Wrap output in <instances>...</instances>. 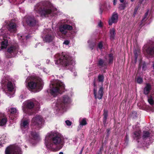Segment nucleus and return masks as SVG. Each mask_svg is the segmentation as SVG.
<instances>
[{
  "label": "nucleus",
  "instance_id": "nucleus-1",
  "mask_svg": "<svg viewBox=\"0 0 154 154\" xmlns=\"http://www.w3.org/2000/svg\"><path fill=\"white\" fill-rule=\"evenodd\" d=\"M65 142L61 134L55 131H52L46 135L45 144L48 150L55 151L61 149Z\"/></svg>",
  "mask_w": 154,
  "mask_h": 154
},
{
  "label": "nucleus",
  "instance_id": "nucleus-2",
  "mask_svg": "<svg viewBox=\"0 0 154 154\" xmlns=\"http://www.w3.org/2000/svg\"><path fill=\"white\" fill-rule=\"evenodd\" d=\"M34 11L42 17H54L63 14V12L48 1L37 3L34 6Z\"/></svg>",
  "mask_w": 154,
  "mask_h": 154
},
{
  "label": "nucleus",
  "instance_id": "nucleus-3",
  "mask_svg": "<svg viewBox=\"0 0 154 154\" xmlns=\"http://www.w3.org/2000/svg\"><path fill=\"white\" fill-rule=\"evenodd\" d=\"M17 25L14 20L5 22L2 28L0 29V51L5 49L8 45V41L6 38H9L8 32L12 33L16 32Z\"/></svg>",
  "mask_w": 154,
  "mask_h": 154
},
{
  "label": "nucleus",
  "instance_id": "nucleus-4",
  "mask_svg": "<svg viewBox=\"0 0 154 154\" xmlns=\"http://www.w3.org/2000/svg\"><path fill=\"white\" fill-rule=\"evenodd\" d=\"M154 135V128L149 130L146 129L143 131L142 137H141V131L139 129L135 131L133 136L137 142L139 146H146L151 143L152 141L151 138Z\"/></svg>",
  "mask_w": 154,
  "mask_h": 154
},
{
  "label": "nucleus",
  "instance_id": "nucleus-5",
  "mask_svg": "<svg viewBox=\"0 0 154 154\" xmlns=\"http://www.w3.org/2000/svg\"><path fill=\"white\" fill-rule=\"evenodd\" d=\"M54 61L56 65H62L72 72L74 71V66L75 61L68 53H62L56 54L54 56Z\"/></svg>",
  "mask_w": 154,
  "mask_h": 154
},
{
  "label": "nucleus",
  "instance_id": "nucleus-6",
  "mask_svg": "<svg viewBox=\"0 0 154 154\" xmlns=\"http://www.w3.org/2000/svg\"><path fill=\"white\" fill-rule=\"evenodd\" d=\"M61 23L63 24L60 26L59 31L56 33V36L58 38H65L69 32L72 34L77 33L78 30L76 29L75 24L71 23L67 19L62 20Z\"/></svg>",
  "mask_w": 154,
  "mask_h": 154
},
{
  "label": "nucleus",
  "instance_id": "nucleus-7",
  "mask_svg": "<svg viewBox=\"0 0 154 154\" xmlns=\"http://www.w3.org/2000/svg\"><path fill=\"white\" fill-rule=\"evenodd\" d=\"M26 82L27 83V88L35 92H39L42 88V80L35 75L28 76L26 80Z\"/></svg>",
  "mask_w": 154,
  "mask_h": 154
},
{
  "label": "nucleus",
  "instance_id": "nucleus-8",
  "mask_svg": "<svg viewBox=\"0 0 154 154\" xmlns=\"http://www.w3.org/2000/svg\"><path fill=\"white\" fill-rule=\"evenodd\" d=\"M53 78V75L51 77V80L49 92L54 97H55L59 94L61 93L64 91L65 85L62 82L58 80L52 79Z\"/></svg>",
  "mask_w": 154,
  "mask_h": 154
},
{
  "label": "nucleus",
  "instance_id": "nucleus-9",
  "mask_svg": "<svg viewBox=\"0 0 154 154\" xmlns=\"http://www.w3.org/2000/svg\"><path fill=\"white\" fill-rule=\"evenodd\" d=\"M72 99L70 96L64 95L61 99H58L55 103H54L52 106L54 107L58 112H63L66 110L67 105L70 103Z\"/></svg>",
  "mask_w": 154,
  "mask_h": 154
},
{
  "label": "nucleus",
  "instance_id": "nucleus-10",
  "mask_svg": "<svg viewBox=\"0 0 154 154\" xmlns=\"http://www.w3.org/2000/svg\"><path fill=\"white\" fill-rule=\"evenodd\" d=\"M12 79L10 76L8 75L4 76L1 82L2 87L3 89H6L8 92H6L8 96L10 98L14 96V85L12 83Z\"/></svg>",
  "mask_w": 154,
  "mask_h": 154
},
{
  "label": "nucleus",
  "instance_id": "nucleus-11",
  "mask_svg": "<svg viewBox=\"0 0 154 154\" xmlns=\"http://www.w3.org/2000/svg\"><path fill=\"white\" fill-rule=\"evenodd\" d=\"M34 106L33 101L32 100H29L23 103L22 107L24 112L29 115H31L33 114Z\"/></svg>",
  "mask_w": 154,
  "mask_h": 154
},
{
  "label": "nucleus",
  "instance_id": "nucleus-12",
  "mask_svg": "<svg viewBox=\"0 0 154 154\" xmlns=\"http://www.w3.org/2000/svg\"><path fill=\"white\" fill-rule=\"evenodd\" d=\"M22 22L23 26L25 24H27L30 26H34L37 25L38 21L33 16L27 15L23 19Z\"/></svg>",
  "mask_w": 154,
  "mask_h": 154
},
{
  "label": "nucleus",
  "instance_id": "nucleus-13",
  "mask_svg": "<svg viewBox=\"0 0 154 154\" xmlns=\"http://www.w3.org/2000/svg\"><path fill=\"white\" fill-rule=\"evenodd\" d=\"M19 46L17 43L11 44L8 46L7 49V51L9 55L8 57H14L18 52Z\"/></svg>",
  "mask_w": 154,
  "mask_h": 154
},
{
  "label": "nucleus",
  "instance_id": "nucleus-14",
  "mask_svg": "<svg viewBox=\"0 0 154 154\" xmlns=\"http://www.w3.org/2000/svg\"><path fill=\"white\" fill-rule=\"evenodd\" d=\"M105 58V60L102 59H100L99 60L97 65L100 68L104 67V68H105L108 63H112L113 59V54H109L108 56L106 57Z\"/></svg>",
  "mask_w": 154,
  "mask_h": 154
},
{
  "label": "nucleus",
  "instance_id": "nucleus-15",
  "mask_svg": "<svg viewBox=\"0 0 154 154\" xmlns=\"http://www.w3.org/2000/svg\"><path fill=\"white\" fill-rule=\"evenodd\" d=\"M5 154H22V152L20 147L11 145L6 148Z\"/></svg>",
  "mask_w": 154,
  "mask_h": 154
},
{
  "label": "nucleus",
  "instance_id": "nucleus-16",
  "mask_svg": "<svg viewBox=\"0 0 154 154\" xmlns=\"http://www.w3.org/2000/svg\"><path fill=\"white\" fill-rule=\"evenodd\" d=\"M94 94L95 99H100L103 96V88L102 86L97 87L95 83L94 82Z\"/></svg>",
  "mask_w": 154,
  "mask_h": 154
},
{
  "label": "nucleus",
  "instance_id": "nucleus-17",
  "mask_svg": "<svg viewBox=\"0 0 154 154\" xmlns=\"http://www.w3.org/2000/svg\"><path fill=\"white\" fill-rule=\"evenodd\" d=\"M43 121V119L41 116L38 115L33 117L31 121V124L33 125H35L38 128H41L42 126V124Z\"/></svg>",
  "mask_w": 154,
  "mask_h": 154
},
{
  "label": "nucleus",
  "instance_id": "nucleus-18",
  "mask_svg": "<svg viewBox=\"0 0 154 154\" xmlns=\"http://www.w3.org/2000/svg\"><path fill=\"white\" fill-rule=\"evenodd\" d=\"M29 141L33 145H35L38 142L39 140L38 134L35 131H31L29 135Z\"/></svg>",
  "mask_w": 154,
  "mask_h": 154
},
{
  "label": "nucleus",
  "instance_id": "nucleus-19",
  "mask_svg": "<svg viewBox=\"0 0 154 154\" xmlns=\"http://www.w3.org/2000/svg\"><path fill=\"white\" fill-rule=\"evenodd\" d=\"M45 33L46 35L43 38L44 41L48 42L52 41L54 39V36L52 30L50 29H48L45 31Z\"/></svg>",
  "mask_w": 154,
  "mask_h": 154
},
{
  "label": "nucleus",
  "instance_id": "nucleus-20",
  "mask_svg": "<svg viewBox=\"0 0 154 154\" xmlns=\"http://www.w3.org/2000/svg\"><path fill=\"white\" fill-rule=\"evenodd\" d=\"M30 121L29 119H23L20 124V127L23 131H25L29 127Z\"/></svg>",
  "mask_w": 154,
  "mask_h": 154
},
{
  "label": "nucleus",
  "instance_id": "nucleus-21",
  "mask_svg": "<svg viewBox=\"0 0 154 154\" xmlns=\"http://www.w3.org/2000/svg\"><path fill=\"white\" fill-rule=\"evenodd\" d=\"M118 15L116 13H114L111 17L109 19V24L111 25L113 23H116L118 22Z\"/></svg>",
  "mask_w": 154,
  "mask_h": 154
},
{
  "label": "nucleus",
  "instance_id": "nucleus-22",
  "mask_svg": "<svg viewBox=\"0 0 154 154\" xmlns=\"http://www.w3.org/2000/svg\"><path fill=\"white\" fill-rule=\"evenodd\" d=\"M79 125L78 126V131L81 129L83 126L87 124V119L85 118H80L79 120Z\"/></svg>",
  "mask_w": 154,
  "mask_h": 154
},
{
  "label": "nucleus",
  "instance_id": "nucleus-23",
  "mask_svg": "<svg viewBox=\"0 0 154 154\" xmlns=\"http://www.w3.org/2000/svg\"><path fill=\"white\" fill-rule=\"evenodd\" d=\"M7 122V119L4 117V115L0 112V126H4Z\"/></svg>",
  "mask_w": 154,
  "mask_h": 154
},
{
  "label": "nucleus",
  "instance_id": "nucleus-24",
  "mask_svg": "<svg viewBox=\"0 0 154 154\" xmlns=\"http://www.w3.org/2000/svg\"><path fill=\"white\" fill-rule=\"evenodd\" d=\"M151 89V85L149 83L146 84L145 87L144 88L143 90V92L144 94L146 95L148 94Z\"/></svg>",
  "mask_w": 154,
  "mask_h": 154
},
{
  "label": "nucleus",
  "instance_id": "nucleus-25",
  "mask_svg": "<svg viewBox=\"0 0 154 154\" xmlns=\"http://www.w3.org/2000/svg\"><path fill=\"white\" fill-rule=\"evenodd\" d=\"M149 103L151 105L149 107L150 110L152 112H154V101L152 97H149L148 99Z\"/></svg>",
  "mask_w": 154,
  "mask_h": 154
},
{
  "label": "nucleus",
  "instance_id": "nucleus-26",
  "mask_svg": "<svg viewBox=\"0 0 154 154\" xmlns=\"http://www.w3.org/2000/svg\"><path fill=\"white\" fill-rule=\"evenodd\" d=\"M17 36L18 38V39L20 41L22 42H23L24 39L26 38V39H27L30 37V36L29 35H22V34H19L17 35Z\"/></svg>",
  "mask_w": 154,
  "mask_h": 154
},
{
  "label": "nucleus",
  "instance_id": "nucleus-27",
  "mask_svg": "<svg viewBox=\"0 0 154 154\" xmlns=\"http://www.w3.org/2000/svg\"><path fill=\"white\" fill-rule=\"evenodd\" d=\"M116 35L115 30L114 28H113L111 29L110 30V38L111 40H113L114 39Z\"/></svg>",
  "mask_w": 154,
  "mask_h": 154
},
{
  "label": "nucleus",
  "instance_id": "nucleus-28",
  "mask_svg": "<svg viewBox=\"0 0 154 154\" xmlns=\"http://www.w3.org/2000/svg\"><path fill=\"white\" fill-rule=\"evenodd\" d=\"M140 51L138 49L135 50H134V53L135 56V62L136 63L137 61V59L138 55L139 54Z\"/></svg>",
  "mask_w": 154,
  "mask_h": 154
},
{
  "label": "nucleus",
  "instance_id": "nucleus-29",
  "mask_svg": "<svg viewBox=\"0 0 154 154\" xmlns=\"http://www.w3.org/2000/svg\"><path fill=\"white\" fill-rule=\"evenodd\" d=\"M135 82L139 84H141L143 82V78L140 76H138L135 78Z\"/></svg>",
  "mask_w": 154,
  "mask_h": 154
},
{
  "label": "nucleus",
  "instance_id": "nucleus-30",
  "mask_svg": "<svg viewBox=\"0 0 154 154\" xmlns=\"http://www.w3.org/2000/svg\"><path fill=\"white\" fill-rule=\"evenodd\" d=\"M88 42L89 44V46L90 48L91 49H93L95 45V43L93 42L91 40H88Z\"/></svg>",
  "mask_w": 154,
  "mask_h": 154
},
{
  "label": "nucleus",
  "instance_id": "nucleus-31",
  "mask_svg": "<svg viewBox=\"0 0 154 154\" xmlns=\"http://www.w3.org/2000/svg\"><path fill=\"white\" fill-rule=\"evenodd\" d=\"M108 112L107 110H104L103 118V122L104 123H106V119L108 116Z\"/></svg>",
  "mask_w": 154,
  "mask_h": 154
},
{
  "label": "nucleus",
  "instance_id": "nucleus-32",
  "mask_svg": "<svg viewBox=\"0 0 154 154\" xmlns=\"http://www.w3.org/2000/svg\"><path fill=\"white\" fill-rule=\"evenodd\" d=\"M148 14H149V11H147L145 13L144 17H143V19H142V21H141L142 24H141V25L144 22L146 21L147 20Z\"/></svg>",
  "mask_w": 154,
  "mask_h": 154
},
{
  "label": "nucleus",
  "instance_id": "nucleus-33",
  "mask_svg": "<svg viewBox=\"0 0 154 154\" xmlns=\"http://www.w3.org/2000/svg\"><path fill=\"white\" fill-rule=\"evenodd\" d=\"M104 79V77L103 75H99L98 77L97 80L98 81L101 82V83H103V82Z\"/></svg>",
  "mask_w": 154,
  "mask_h": 154
},
{
  "label": "nucleus",
  "instance_id": "nucleus-34",
  "mask_svg": "<svg viewBox=\"0 0 154 154\" xmlns=\"http://www.w3.org/2000/svg\"><path fill=\"white\" fill-rule=\"evenodd\" d=\"M9 111L12 114H14V113H17V112L16 108L11 107L10 108V109H9Z\"/></svg>",
  "mask_w": 154,
  "mask_h": 154
},
{
  "label": "nucleus",
  "instance_id": "nucleus-35",
  "mask_svg": "<svg viewBox=\"0 0 154 154\" xmlns=\"http://www.w3.org/2000/svg\"><path fill=\"white\" fill-rule=\"evenodd\" d=\"M103 45L102 42H101L98 43L97 50L99 48L101 51L103 49Z\"/></svg>",
  "mask_w": 154,
  "mask_h": 154
},
{
  "label": "nucleus",
  "instance_id": "nucleus-36",
  "mask_svg": "<svg viewBox=\"0 0 154 154\" xmlns=\"http://www.w3.org/2000/svg\"><path fill=\"white\" fill-rule=\"evenodd\" d=\"M106 7V3H104L103 5H100V9L102 11L103 9L105 8Z\"/></svg>",
  "mask_w": 154,
  "mask_h": 154
},
{
  "label": "nucleus",
  "instance_id": "nucleus-37",
  "mask_svg": "<svg viewBox=\"0 0 154 154\" xmlns=\"http://www.w3.org/2000/svg\"><path fill=\"white\" fill-rule=\"evenodd\" d=\"M65 124L67 125L70 126L72 125V122L68 120H67L65 122Z\"/></svg>",
  "mask_w": 154,
  "mask_h": 154
},
{
  "label": "nucleus",
  "instance_id": "nucleus-38",
  "mask_svg": "<svg viewBox=\"0 0 154 154\" xmlns=\"http://www.w3.org/2000/svg\"><path fill=\"white\" fill-rule=\"evenodd\" d=\"M70 43V41L68 40H65L64 42H63V46H64V45H68Z\"/></svg>",
  "mask_w": 154,
  "mask_h": 154
},
{
  "label": "nucleus",
  "instance_id": "nucleus-39",
  "mask_svg": "<svg viewBox=\"0 0 154 154\" xmlns=\"http://www.w3.org/2000/svg\"><path fill=\"white\" fill-rule=\"evenodd\" d=\"M139 7H136L134 9V12L133 14V16L135 17L138 9Z\"/></svg>",
  "mask_w": 154,
  "mask_h": 154
},
{
  "label": "nucleus",
  "instance_id": "nucleus-40",
  "mask_svg": "<svg viewBox=\"0 0 154 154\" xmlns=\"http://www.w3.org/2000/svg\"><path fill=\"white\" fill-rule=\"evenodd\" d=\"M1 139V138H0V139ZM5 142H4L3 140H2V139H1L0 140V147H2L3 146V144H4Z\"/></svg>",
  "mask_w": 154,
  "mask_h": 154
},
{
  "label": "nucleus",
  "instance_id": "nucleus-41",
  "mask_svg": "<svg viewBox=\"0 0 154 154\" xmlns=\"http://www.w3.org/2000/svg\"><path fill=\"white\" fill-rule=\"evenodd\" d=\"M146 68V65L145 63H143L142 66V69L143 70H145Z\"/></svg>",
  "mask_w": 154,
  "mask_h": 154
},
{
  "label": "nucleus",
  "instance_id": "nucleus-42",
  "mask_svg": "<svg viewBox=\"0 0 154 154\" xmlns=\"http://www.w3.org/2000/svg\"><path fill=\"white\" fill-rule=\"evenodd\" d=\"M43 70L44 72L46 73H47L48 72V71H47V69L45 68H43Z\"/></svg>",
  "mask_w": 154,
  "mask_h": 154
},
{
  "label": "nucleus",
  "instance_id": "nucleus-43",
  "mask_svg": "<svg viewBox=\"0 0 154 154\" xmlns=\"http://www.w3.org/2000/svg\"><path fill=\"white\" fill-rule=\"evenodd\" d=\"M119 8H121V9H123L125 8V7L123 5H120Z\"/></svg>",
  "mask_w": 154,
  "mask_h": 154
},
{
  "label": "nucleus",
  "instance_id": "nucleus-44",
  "mask_svg": "<svg viewBox=\"0 0 154 154\" xmlns=\"http://www.w3.org/2000/svg\"><path fill=\"white\" fill-rule=\"evenodd\" d=\"M98 26L100 27H101L102 26V23L100 21L98 23Z\"/></svg>",
  "mask_w": 154,
  "mask_h": 154
},
{
  "label": "nucleus",
  "instance_id": "nucleus-45",
  "mask_svg": "<svg viewBox=\"0 0 154 154\" xmlns=\"http://www.w3.org/2000/svg\"><path fill=\"white\" fill-rule=\"evenodd\" d=\"M83 149H84V147H83L82 148V149H81V150H80V153H81V154H82V152H83Z\"/></svg>",
  "mask_w": 154,
  "mask_h": 154
},
{
  "label": "nucleus",
  "instance_id": "nucleus-46",
  "mask_svg": "<svg viewBox=\"0 0 154 154\" xmlns=\"http://www.w3.org/2000/svg\"><path fill=\"white\" fill-rule=\"evenodd\" d=\"M117 0H113V4L115 5L116 4Z\"/></svg>",
  "mask_w": 154,
  "mask_h": 154
},
{
  "label": "nucleus",
  "instance_id": "nucleus-47",
  "mask_svg": "<svg viewBox=\"0 0 154 154\" xmlns=\"http://www.w3.org/2000/svg\"><path fill=\"white\" fill-rule=\"evenodd\" d=\"M120 2H122V3L124 2V0H119Z\"/></svg>",
  "mask_w": 154,
  "mask_h": 154
},
{
  "label": "nucleus",
  "instance_id": "nucleus-48",
  "mask_svg": "<svg viewBox=\"0 0 154 154\" xmlns=\"http://www.w3.org/2000/svg\"><path fill=\"white\" fill-rule=\"evenodd\" d=\"M74 75L75 76H76V73H75V72H74Z\"/></svg>",
  "mask_w": 154,
  "mask_h": 154
},
{
  "label": "nucleus",
  "instance_id": "nucleus-49",
  "mask_svg": "<svg viewBox=\"0 0 154 154\" xmlns=\"http://www.w3.org/2000/svg\"><path fill=\"white\" fill-rule=\"evenodd\" d=\"M152 66H153V69L154 70V62L153 63V65H152Z\"/></svg>",
  "mask_w": 154,
  "mask_h": 154
},
{
  "label": "nucleus",
  "instance_id": "nucleus-50",
  "mask_svg": "<svg viewBox=\"0 0 154 154\" xmlns=\"http://www.w3.org/2000/svg\"><path fill=\"white\" fill-rule=\"evenodd\" d=\"M59 154H63V152H60L59 153Z\"/></svg>",
  "mask_w": 154,
  "mask_h": 154
},
{
  "label": "nucleus",
  "instance_id": "nucleus-51",
  "mask_svg": "<svg viewBox=\"0 0 154 154\" xmlns=\"http://www.w3.org/2000/svg\"><path fill=\"white\" fill-rule=\"evenodd\" d=\"M141 63H140V64H139V68H141Z\"/></svg>",
  "mask_w": 154,
  "mask_h": 154
},
{
  "label": "nucleus",
  "instance_id": "nucleus-52",
  "mask_svg": "<svg viewBox=\"0 0 154 154\" xmlns=\"http://www.w3.org/2000/svg\"><path fill=\"white\" fill-rule=\"evenodd\" d=\"M20 97L22 98H23V96L22 95H21L20 96Z\"/></svg>",
  "mask_w": 154,
  "mask_h": 154
},
{
  "label": "nucleus",
  "instance_id": "nucleus-53",
  "mask_svg": "<svg viewBox=\"0 0 154 154\" xmlns=\"http://www.w3.org/2000/svg\"><path fill=\"white\" fill-rule=\"evenodd\" d=\"M49 60H47V63H48L49 62Z\"/></svg>",
  "mask_w": 154,
  "mask_h": 154
},
{
  "label": "nucleus",
  "instance_id": "nucleus-54",
  "mask_svg": "<svg viewBox=\"0 0 154 154\" xmlns=\"http://www.w3.org/2000/svg\"><path fill=\"white\" fill-rule=\"evenodd\" d=\"M131 2H133V1H134V0H131Z\"/></svg>",
  "mask_w": 154,
  "mask_h": 154
},
{
  "label": "nucleus",
  "instance_id": "nucleus-55",
  "mask_svg": "<svg viewBox=\"0 0 154 154\" xmlns=\"http://www.w3.org/2000/svg\"><path fill=\"white\" fill-rule=\"evenodd\" d=\"M25 147L26 148L27 147V146H26V145H25Z\"/></svg>",
  "mask_w": 154,
  "mask_h": 154
},
{
  "label": "nucleus",
  "instance_id": "nucleus-56",
  "mask_svg": "<svg viewBox=\"0 0 154 154\" xmlns=\"http://www.w3.org/2000/svg\"><path fill=\"white\" fill-rule=\"evenodd\" d=\"M109 132V130L108 129L107 130Z\"/></svg>",
  "mask_w": 154,
  "mask_h": 154
}]
</instances>
